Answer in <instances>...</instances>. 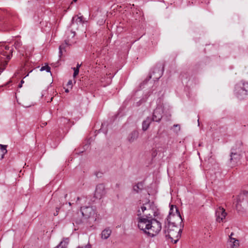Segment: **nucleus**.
Wrapping results in <instances>:
<instances>
[{
  "instance_id": "9",
  "label": "nucleus",
  "mask_w": 248,
  "mask_h": 248,
  "mask_svg": "<svg viewBox=\"0 0 248 248\" xmlns=\"http://www.w3.org/2000/svg\"><path fill=\"white\" fill-rule=\"evenodd\" d=\"M163 109L161 108H156L153 112L152 120L156 122H159L162 117Z\"/></svg>"
},
{
  "instance_id": "21",
  "label": "nucleus",
  "mask_w": 248,
  "mask_h": 248,
  "mask_svg": "<svg viewBox=\"0 0 248 248\" xmlns=\"http://www.w3.org/2000/svg\"><path fill=\"white\" fill-rule=\"evenodd\" d=\"M22 46V43L20 40H17L15 42L14 46L16 49H19Z\"/></svg>"
},
{
  "instance_id": "34",
  "label": "nucleus",
  "mask_w": 248,
  "mask_h": 248,
  "mask_svg": "<svg viewBox=\"0 0 248 248\" xmlns=\"http://www.w3.org/2000/svg\"><path fill=\"white\" fill-rule=\"evenodd\" d=\"M67 196V194H66V195H65V198H66Z\"/></svg>"
},
{
  "instance_id": "35",
  "label": "nucleus",
  "mask_w": 248,
  "mask_h": 248,
  "mask_svg": "<svg viewBox=\"0 0 248 248\" xmlns=\"http://www.w3.org/2000/svg\"><path fill=\"white\" fill-rule=\"evenodd\" d=\"M77 199H78V200H79V198L78 197Z\"/></svg>"
},
{
  "instance_id": "13",
  "label": "nucleus",
  "mask_w": 248,
  "mask_h": 248,
  "mask_svg": "<svg viewBox=\"0 0 248 248\" xmlns=\"http://www.w3.org/2000/svg\"><path fill=\"white\" fill-rule=\"evenodd\" d=\"M232 150H234L238 153H243L244 152V147L241 141H237L235 145L233 146Z\"/></svg>"
},
{
  "instance_id": "26",
  "label": "nucleus",
  "mask_w": 248,
  "mask_h": 248,
  "mask_svg": "<svg viewBox=\"0 0 248 248\" xmlns=\"http://www.w3.org/2000/svg\"><path fill=\"white\" fill-rule=\"evenodd\" d=\"M59 210V208L57 207V208H56V212H55V213H54V216H57L58 215Z\"/></svg>"
},
{
  "instance_id": "23",
  "label": "nucleus",
  "mask_w": 248,
  "mask_h": 248,
  "mask_svg": "<svg viewBox=\"0 0 248 248\" xmlns=\"http://www.w3.org/2000/svg\"><path fill=\"white\" fill-rule=\"evenodd\" d=\"M77 248H92V246L90 244L89 242H88V243L84 247L78 246Z\"/></svg>"
},
{
  "instance_id": "2",
  "label": "nucleus",
  "mask_w": 248,
  "mask_h": 248,
  "mask_svg": "<svg viewBox=\"0 0 248 248\" xmlns=\"http://www.w3.org/2000/svg\"><path fill=\"white\" fill-rule=\"evenodd\" d=\"M182 221V218L176 206L171 205L169 214L165 222L164 232L166 237L176 244L180 237L181 229L178 226Z\"/></svg>"
},
{
  "instance_id": "25",
  "label": "nucleus",
  "mask_w": 248,
  "mask_h": 248,
  "mask_svg": "<svg viewBox=\"0 0 248 248\" xmlns=\"http://www.w3.org/2000/svg\"><path fill=\"white\" fill-rule=\"evenodd\" d=\"M24 83V81L23 80H21V81H20V83L19 84V85H18V87L19 88H20L22 87V84Z\"/></svg>"
},
{
  "instance_id": "22",
  "label": "nucleus",
  "mask_w": 248,
  "mask_h": 248,
  "mask_svg": "<svg viewBox=\"0 0 248 248\" xmlns=\"http://www.w3.org/2000/svg\"><path fill=\"white\" fill-rule=\"evenodd\" d=\"M74 70L73 77L75 78L79 73V69L78 68H75V67L72 68Z\"/></svg>"
},
{
  "instance_id": "6",
  "label": "nucleus",
  "mask_w": 248,
  "mask_h": 248,
  "mask_svg": "<svg viewBox=\"0 0 248 248\" xmlns=\"http://www.w3.org/2000/svg\"><path fill=\"white\" fill-rule=\"evenodd\" d=\"M226 215L227 213L223 207H218L216 209V217L217 221L218 222L223 221L225 218Z\"/></svg>"
},
{
  "instance_id": "16",
  "label": "nucleus",
  "mask_w": 248,
  "mask_h": 248,
  "mask_svg": "<svg viewBox=\"0 0 248 248\" xmlns=\"http://www.w3.org/2000/svg\"><path fill=\"white\" fill-rule=\"evenodd\" d=\"M69 239L68 238H64L60 242L59 245L56 247L55 248H66L68 243Z\"/></svg>"
},
{
  "instance_id": "19",
  "label": "nucleus",
  "mask_w": 248,
  "mask_h": 248,
  "mask_svg": "<svg viewBox=\"0 0 248 248\" xmlns=\"http://www.w3.org/2000/svg\"><path fill=\"white\" fill-rule=\"evenodd\" d=\"M69 45L68 41H65V44H62L59 46V53L61 55L62 53V50L64 49V45Z\"/></svg>"
},
{
  "instance_id": "30",
  "label": "nucleus",
  "mask_w": 248,
  "mask_h": 248,
  "mask_svg": "<svg viewBox=\"0 0 248 248\" xmlns=\"http://www.w3.org/2000/svg\"><path fill=\"white\" fill-rule=\"evenodd\" d=\"M78 0H73V2H76Z\"/></svg>"
},
{
  "instance_id": "14",
  "label": "nucleus",
  "mask_w": 248,
  "mask_h": 248,
  "mask_svg": "<svg viewBox=\"0 0 248 248\" xmlns=\"http://www.w3.org/2000/svg\"><path fill=\"white\" fill-rule=\"evenodd\" d=\"M152 119L150 117L146 118L142 124V129L143 131H146L149 128L150 124L152 122Z\"/></svg>"
},
{
  "instance_id": "1",
  "label": "nucleus",
  "mask_w": 248,
  "mask_h": 248,
  "mask_svg": "<svg viewBox=\"0 0 248 248\" xmlns=\"http://www.w3.org/2000/svg\"><path fill=\"white\" fill-rule=\"evenodd\" d=\"M157 215V210L153 202L143 204L138 210V227L149 237L155 236L161 231V223L155 218Z\"/></svg>"
},
{
  "instance_id": "28",
  "label": "nucleus",
  "mask_w": 248,
  "mask_h": 248,
  "mask_svg": "<svg viewBox=\"0 0 248 248\" xmlns=\"http://www.w3.org/2000/svg\"><path fill=\"white\" fill-rule=\"evenodd\" d=\"M174 126H175V127H179V128H180L179 125H178V124H174Z\"/></svg>"
},
{
  "instance_id": "31",
  "label": "nucleus",
  "mask_w": 248,
  "mask_h": 248,
  "mask_svg": "<svg viewBox=\"0 0 248 248\" xmlns=\"http://www.w3.org/2000/svg\"><path fill=\"white\" fill-rule=\"evenodd\" d=\"M198 125H199L200 123H199V119L198 120Z\"/></svg>"
},
{
  "instance_id": "11",
  "label": "nucleus",
  "mask_w": 248,
  "mask_h": 248,
  "mask_svg": "<svg viewBox=\"0 0 248 248\" xmlns=\"http://www.w3.org/2000/svg\"><path fill=\"white\" fill-rule=\"evenodd\" d=\"M233 235L232 232L229 235V238L228 241V245L231 248H238L239 246V241L232 237Z\"/></svg>"
},
{
  "instance_id": "18",
  "label": "nucleus",
  "mask_w": 248,
  "mask_h": 248,
  "mask_svg": "<svg viewBox=\"0 0 248 248\" xmlns=\"http://www.w3.org/2000/svg\"><path fill=\"white\" fill-rule=\"evenodd\" d=\"M72 22L74 23V22H76L77 24H82L83 23V16H75L73 17L72 19Z\"/></svg>"
},
{
  "instance_id": "7",
  "label": "nucleus",
  "mask_w": 248,
  "mask_h": 248,
  "mask_svg": "<svg viewBox=\"0 0 248 248\" xmlns=\"http://www.w3.org/2000/svg\"><path fill=\"white\" fill-rule=\"evenodd\" d=\"M242 153H238L231 149L230 162L232 165H235L240 161L242 157Z\"/></svg>"
},
{
  "instance_id": "8",
  "label": "nucleus",
  "mask_w": 248,
  "mask_h": 248,
  "mask_svg": "<svg viewBox=\"0 0 248 248\" xmlns=\"http://www.w3.org/2000/svg\"><path fill=\"white\" fill-rule=\"evenodd\" d=\"M106 193L105 186L100 184L97 185L94 192V196L96 198L101 199Z\"/></svg>"
},
{
  "instance_id": "24",
  "label": "nucleus",
  "mask_w": 248,
  "mask_h": 248,
  "mask_svg": "<svg viewBox=\"0 0 248 248\" xmlns=\"http://www.w3.org/2000/svg\"><path fill=\"white\" fill-rule=\"evenodd\" d=\"M133 188L135 191L138 192L139 189H140L139 184L135 186Z\"/></svg>"
},
{
  "instance_id": "10",
  "label": "nucleus",
  "mask_w": 248,
  "mask_h": 248,
  "mask_svg": "<svg viewBox=\"0 0 248 248\" xmlns=\"http://www.w3.org/2000/svg\"><path fill=\"white\" fill-rule=\"evenodd\" d=\"M163 71L164 65L162 66L160 65L159 68H155L154 69L152 75L150 76V78H151L152 76L155 75L156 74L157 75L155 76L154 79L156 80L159 79L163 75Z\"/></svg>"
},
{
  "instance_id": "36",
  "label": "nucleus",
  "mask_w": 248,
  "mask_h": 248,
  "mask_svg": "<svg viewBox=\"0 0 248 248\" xmlns=\"http://www.w3.org/2000/svg\"><path fill=\"white\" fill-rule=\"evenodd\" d=\"M52 99H53V97H51V101H52Z\"/></svg>"
},
{
  "instance_id": "17",
  "label": "nucleus",
  "mask_w": 248,
  "mask_h": 248,
  "mask_svg": "<svg viewBox=\"0 0 248 248\" xmlns=\"http://www.w3.org/2000/svg\"><path fill=\"white\" fill-rule=\"evenodd\" d=\"M7 145L0 144V154H1L0 159H2L4 155L7 153Z\"/></svg>"
},
{
  "instance_id": "20",
  "label": "nucleus",
  "mask_w": 248,
  "mask_h": 248,
  "mask_svg": "<svg viewBox=\"0 0 248 248\" xmlns=\"http://www.w3.org/2000/svg\"><path fill=\"white\" fill-rule=\"evenodd\" d=\"M45 70H46L48 73H50V67L48 65H46L42 66L40 69L41 71H45Z\"/></svg>"
},
{
  "instance_id": "32",
  "label": "nucleus",
  "mask_w": 248,
  "mask_h": 248,
  "mask_svg": "<svg viewBox=\"0 0 248 248\" xmlns=\"http://www.w3.org/2000/svg\"><path fill=\"white\" fill-rule=\"evenodd\" d=\"M68 204H69L70 205H71V202H70L68 203Z\"/></svg>"
},
{
  "instance_id": "27",
  "label": "nucleus",
  "mask_w": 248,
  "mask_h": 248,
  "mask_svg": "<svg viewBox=\"0 0 248 248\" xmlns=\"http://www.w3.org/2000/svg\"><path fill=\"white\" fill-rule=\"evenodd\" d=\"M81 65V64L78 63L77 65V67H75V68H78V69H79V68L80 67Z\"/></svg>"
},
{
  "instance_id": "4",
  "label": "nucleus",
  "mask_w": 248,
  "mask_h": 248,
  "mask_svg": "<svg viewBox=\"0 0 248 248\" xmlns=\"http://www.w3.org/2000/svg\"><path fill=\"white\" fill-rule=\"evenodd\" d=\"M13 50L10 49L8 46L0 42V62L5 60H10L12 56Z\"/></svg>"
},
{
  "instance_id": "5",
  "label": "nucleus",
  "mask_w": 248,
  "mask_h": 248,
  "mask_svg": "<svg viewBox=\"0 0 248 248\" xmlns=\"http://www.w3.org/2000/svg\"><path fill=\"white\" fill-rule=\"evenodd\" d=\"M80 211L85 218H92L94 221L96 220V210L93 206L81 207Z\"/></svg>"
},
{
  "instance_id": "12",
  "label": "nucleus",
  "mask_w": 248,
  "mask_h": 248,
  "mask_svg": "<svg viewBox=\"0 0 248 248\" xmlns=\"http://www.w3.org/2000/svg\"><path fill=\"white\" fill-rule=\"evenodd\" d=\"M139 137V133L137 131L134 130L131 132L127 136V140L130 142L135 141Z\"/></svg>"
},
{
  "instance_id": "15",
  "label": "nucleus",
  "mask_w": 248,
  "mask_h": 248,
  "mask_svg": "<svg viewBox=\"0 0 248 248\" xmlns=\"http://www.w3.org/2000/svg\"><path fill=\"white\" fill-rule=\"evenodd\" d=\"M111 233V230L109 228L104 229L101 233V238L103 239H108Z\"/></svg>"
},
{
  "instance_id": "29",
  "label": "nucleus",
  "mask_w": 248,
  "mask_h": 248,
  "mask_svg": "<svg viewBox=\"0 0 248 248\" xmlns=\"http://www.w3.org/2000/svg\"><path fill=\"white\" fill-rule=\"evenodd\" d=\"M71 83H72V81H70H70H69V82H68V84H71Z\"/></svg>"
},
{
  "instance_id": "33",
  "label": "nucleus",
  "mask_w": 248,
  "mask_h": 248,
  "mask_svg": "<svg viewBox=\"0 0 248 248\" xmlns=\"http://www.w3.org/2000/svg\"><path fill=\"white\" fill-rule=\"evenodd\" d=\"M65 92H68V90L67 89V90H65Z\"/></svg>"
},
{
  "instance_id": "3",
  "label": "nucleus",
  "mask_w": 248,
  "mask_h": 248,
  "mask_svg": "<svg viewBox=\"0 0 248 248\" xmlns=\"http://www.w3.org/2000/svg\"><path fill=\"white\" fill-rule=\"evenodd\" d=\"M248 82H241L235 87V92L237 97L240 99H243L247 94Z\"/></svg>"
}]
</instances>
